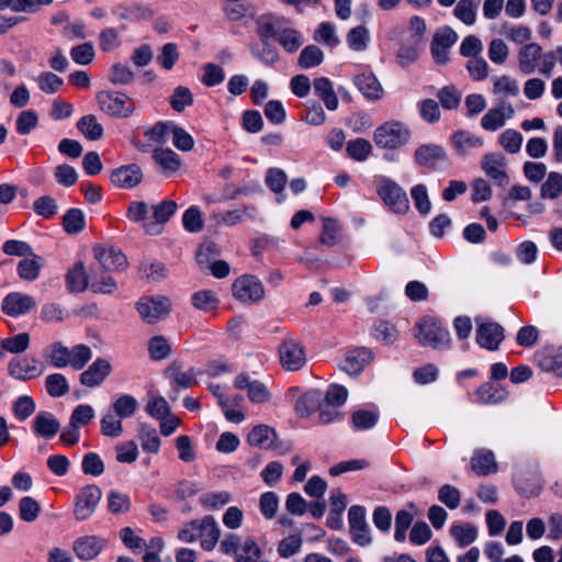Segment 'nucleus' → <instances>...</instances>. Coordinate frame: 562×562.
Here are the masks:
<instances>
[{"mask_svg": "<svg viewBox=\"0 0 562 562\" xmlns=\"http://www.w3.org/2000/svg\"><path fill=\"white\" fill-rule=\"evenodd\" d=\"M415 338L423 347L434 349L449 348L451 341L449 330L434 317H425L416 324Z\"/></svg>", "mask_w": 562, "mask_h": 562, "instance_id": "f257e3e1", "label": "nucleus"}, {"mask_svg": "<svg viewBox=\"0 0 562 562\" xmlns=\"http://www.w3.org/2000/svg\"><path fill=\"white\" fill-rule=\"evenodd\" d=\"M411 137L407 126L398 121H390L379 126L374 132L378 147L395 149L405 145Z\"/></svg>", "mask_w": 562, "mask_h": 562, "instance_id": "f03ea898", "label": "nucleus"}, {"mask_svg": "<svg viewBox=\"0 0 562 562\" xmlns=\"http://www.w3.org/2000/svg\"><path fill=\"white\" fill-rule=\"evenodd\" d=\"M97 99L101 110L111 116L128 117L135 111L134 101L122 92L101 91Z\"/></svg>", "mask_w": 562, "mask_h": 562, "instance_id": "7ed1b4c3", "label": "nucleus"}, {"mask_svg": "<svg viewBox=\"0 0 562 562\" xmlns=\"http://www.w3.org/2000/svg\"><path fill=\"white\" fill-rule=\"evenodd\" d=\"M102 497V491L94 484L79 490L75 497L74 517L77 521L89 519L95 512Z\"/></svg>", "mask_w": 562, "mask_h": 562, "instance_id": "20e7f679", "label": "nucleus"}, {"mask_svg": "<svg viewBox=\"0 0 562 562\" xmlns=\"http://www.w3.org/2000/svg\"><path fill=\"white\" fill-rule=\"evenodd\" d=\"M382 201L395 213L404 214L409 209L406 192L394 181L382 179L378 187Z\"/></svg>", "mask_w": 562, "mask_h": 562, "instance_id": "39448f33", "label": "nucleus"}, {"mask_svg": "<svg viewBox=\"0 0 562 562\" xmlns=\"http://www.w3.org/2000/svg\"><path fill=\"white\" fill-rule=\"evenodd\" d=\"M234 297L241 303L259 302L265 296L262 283L254 276L245 274L236 279L232 285Z\"/></svg>", "mask_w": 562, "mask_h": 562, "instance_id": "423d86ee", "label": "nucleus"}, {"mask_svg": "<svg viewBox=\"0 0 562 562\" xmlns=\"http://www.w3.org/2000/svg\"><path fill=\"white\" fill-rule=\"evenodd\" d=\"M481 168L495 186L506 187L509 183V177L506 171L507 159L503 154H485L481 159Z\"/></svg>", "mask_w": 562, "mask_h": 562, "instance_id": "0eeeda50", "label": "nucleus"}, {"mask_svg": "<svg viewBox=\"0 0 562 562\" xmlns=\"http://www.w3.org/2000/svg\"><path fill=\"white\" fill-rule=\"evenodd\" d=\"M280 363L286 371H297L306 363L303 346L295 339L288 338L279 346Z\"/></svg>", "mask_w": 562, "mask_h": 562, "instance_id": "6e6552de", "label": "nucleus"}, {"mask_svg": "<svg viewBox=\"0 0 562 562\" xmlns=\"http://www.w3.org/2000/svg\"><path fill=\"white\" fill-rule=\"evenodd\" d=\"M348 521L352 541L360 547L369 546L372 538L366 520V509L359 505L351 506L348 512Z\"/></svg>", "mask_w": 562, "mask_h": 562, "instance_id": "1a4fd4ad", "label": "nucleus"}, {"mask_svg": "<svg viewBox=\"0 0 562 562\" xmlns=\"http://www.w3.org/2000/svg\"><path fill=\"white\" fill-rule=\"evenodd\" d=\"M44 369L43 363L34 357H14L8 363L9 375L21 381L41 376Z\"/></svg>", "mask_w": 562, "mask_h": 562, "instance_id": "9d476101", "label": "nucleus"}, {"mask_svg": "<svg viewBox=\"0 0 562 562\" xmlns=\"http://www.w3.org/2000/svg\"><path fill=\"white\" fill-rule=\"evenodd\" d=\"M136 308L143 321L156 323L169 314L170 302L165 296L144 297L137 302Z\"/></svg>", "mask_w": 562, "mask_h": 562, "instance_id": "9b49d317", "label": "nucleus"}, {"mask_svg": "<svg viewBox=\"0 0 562 562\" xmlns=\"http://www.w3.org/2000/svg\"><path fill=\"white\" fill-rule=\"evenodd\" d=\"M458 35L450 27L438 30L430 45L431 55L437 64H446L449 59V48L457 42Z\"/></svg>", "mask_w": 562, "mask_h": 562, "instance_id": "f8f14e48", "label": "nucleus"}, {"mask_svg": "<svg viewBox=\"0 0 562 562\" xmlns=\"http://www.w3.org/2000/svg\"><path fill=\"white\" fill-rule=\"evenodd\" d=\"M504 328L494 322L480 323L476 328V342L487 350H497L504 340Z\"/></svg>", "mask_w": 562, "mask_h": 562, "instance_id": "ddd939ff", "label": "nucleus"}, {"mask_svg": "<svg viewBox=\"0 0 562 562\" xmlns=\"http://www.w3.org/2000/svg\"><path fill=\"white\" fill-rule=\"evenodd\" d=\"M93 251L94 257L99 262L97 267L99 270H105L109 272L121 271L127 266L126 257L120 249H115L113 247H95Z\"/></svg>", "mask_w": 562, "mask_h": 562, "instance_id": "4468645a", "label": "nucleus"}, {"mask_svg": "<svg viewBox=\"0 0 562 562\" xmlns=\"http://www.w3.org/2000/svg\"><path fill=\"white\" fill-rule=\"evenodd\" d=\"M143 171L136 164L121 166L111 171V182L122 189H133L142 182Z\"/></svg>", "mask_w": 562, "mask_h": 562, "instance_id": "2eb2a0df", "label": "nucleus"}, {"mask_svg": "<svg viewBox=\"0 0 562 562\" xmlns=\"http://www.w3.org/2000/svg\"><path fill=\"white\" fill-rule=\"evenodd\" d=\"M36 306L35 300L20 292L9 293L2 301V312L11 317L26 314Z\"/></svg>", "mask_w": 562, "mask_h": 562, "instance_id": "dca6fc26", "label": "nucleus"}, {"mask_svg": "<svg viewBox=\"0 0 562 562\" xmlns=\"http://www.w3.org/2000/svg\"><path fill=\"white\" fill-rule=\"evenodd\" d=\"M515 111L510 103L502 101L496 108L490 109L481 119V126L485 131L495 132L503 127Z\"/></svg>", "mask_w": 562, "mask_h": 562, "instance_id": "f3484780", "label": "nucleus"}, {"mask_svg": "<svg viewBox=\"0 0 562 562\" xmlns=\"http://www.w3.org/2000/svg\"><path fill=\"white\" fill-rule=\"evenodd\" d=\"M105 543L106 540L98 536H85L74 542V551L80 560L90 561L101 553Z\"/></svg>", "mask_w": 562, "mask_h": 562, "instance_id": "a211bd4d", "label": "nucleus"}, {"mask_svg": "<svg viewBox=\"0 0 562 562\" xmlns=\"http://www.w3.org/2000/svg\"><path fill=\"white\" fill-rule=\"evenodd\" d=\"M414 158L417 165L435 169L440 161L446 160L447 154L440 145L425 144L415 150Z\"/></svg>", "mask_w": 562, "mask_h": 562, "instance_id": "6ab92c4d", "label": "nucleus"}, {"mask_svg": "<svg viewBox=\"0 0 562 562\" xmlns=\"http://www.w3.org/2000/svg\"><path fill=\"white\" fill-rule=\"evenodd\" d=\"M111 370L112 368L108 360L98 358L80 374V383L88 387H95L106 379Z\"/></svg>", "mask_w": 562, "mask_h": 562, "instance_id": "aec40b11", "label": "nucleus"}, {"mask_svg": "<svg viewBox=\"0 0 562 562\" xmlns=\"http://www.w3.org/2000/svg\"><path fill=\"white\" fill-rule=\"evenodd\" d=\"M372 351L368 348H356L346 353L340 368L350 375L358 374L372 360Z\"/></svg>", "mask_w": 562, "mask_h": 562, "instance_id": "412c9836", "label": "nucleus"}, {"mask_svg": "<svg viewBox=\"0 0 562 562\" xmlns=\"http://www.w3.org/2000/svg\"><path fill=\"white\" fill-rule=\"evenodd\" d=\"M199 539L201 547L211 551L215 548L218 542L221 531L213 516H205L202 520H199Z\"/></svg>", "mask_w": 562, "mask_h": 562, "instance_id": "4be33fe9", "label": "nucleus"}, {"mask_svg": "<svg viewBox=\"0 0 562 562\" xmlns=\"http://www.w3.org/2000/svg\"><path fill=\"white\" fill-rule=\"evenodd\" d=\"M542 48L537 43L525 44L518 50V67L524 75L532 74L541 57Z\"/></svg>", "mask_w": 562, "mask_h": 562, "instance_id": "5701e85b", "label": "nucleus"}, {"mask_svg": "<svg viewBox=\"0 0 562 562\" xmlns=\"http://www.w3.org/2000/svg\"><path fill=\"white\" fill-rule=\"evenodd\" d=\"M257 215V207L255 205H243L238 209L226 211L214 215L217 224L234 226L246 220H252Z\"/></svg>", "mask_w": 562, "mask_h": 562, "instance_id": "b1692460", "label": "nucleus"}, {"mask_svg": "<svg viewBox=\"0 0 562 562\" xmlns=\"http://www.w3.org/2000/svg\"><path fill=\"white\" fill-rule=\"evenodd\" d=\"M451 144L460 155L465 156L483 147L484 140L481 136L468 131H458L451 136Z\"/></svg>", "mask_w": 562, "mask_h": 562, "instance_id": "393cba45", "label": "nucleus"}, {"mask_svg": "<svg viewBox=\"0 0 562 562\" xmlns=\"http://www.w3.org/2000/svg\"><path fill=\"white\" fill-rule=\"evenodd\" d=\"M471 469L480 476H485L497 471L495 456L491 450L479 449L471 459Z\"/></svg>", "mask_w": 562, "mask_h": 562, "instance_id": "a878e982", "label": "nucleus"}, {"mask_svg": "<svg viewBox=\"0 0 562 562\" xmlns=\"http://www.w3.org/2000/svg\"><path fill=\"white\" fill-rule=\"evenodd\" d=\"M60 429L59 422L48 412H40L33 420L34 434L43 438H53Z\"/></svg>", "mask_w": 562, "mask_h": 562, "instance_id": "bb28decb", "label": "nucleus"}, {"mask_svg": "<svg viewBox=\"0 0 562 562\" xmlns=\"http://www.w3.org/2000/svg\"><path fill=\"white\" fill-rule=\"evenodd\" d=\"M324 396L321 391L310 390L297 398L294 405L295 412L301 417H307L312 413L321 408Z\"/></svg>", "mask_w": 562, "mask_h": 562, "instance_id": "cd10ccee", "label": "nucleus"}, {"mask_svg": "<svg viewBox=\"0 0 562 562\" xmlns=\"http://www.w3.org/2000/svg\"><path fill=\"white\" fill-rule=\"evenodd\" d=\"M153 158L155 162L162 168L167 176L176 173L181 166V159L179 155L168 148L154 150Z\"/></svg>", "mask_w": 562, "mask_h": 562, "instance_id": "c85d7f7f", "label": "nucleus"}, {"mask_svg": "<svg viewBox=\"0 0 562 562\" xmlns=\"http://www.w3.org/2000/svg\"><path fill=\"white\" fill-rule=\"evenodd\" d=\"M90 280V288L97 293L111 294L117 288L115 280L109 271L99 270V268L92 269Z\"/></svg>", "mask_w": 562, "mask_h": 562, "instance_id": "c756f323", "label": "nucleus"}, {"mask_svg": "<svg viewBox=\"0 0 562 562\" xmlns=\"http://www.w3.org/2000/svg\"><path fill=\"white\" fill-rule=\"evenodd\" d=\"M89 279L82 262H76L66 274L67 288L71 292H83L89 285Z\"/></svg>", "mask_w": 562, "mask_h": 562, "instance_id": "7c9ffc66", "label": "nucleus"}, {"mask_svg": "<svg viewBox=\"0 0 562 562\" xmlns=\"http://www.w3.org/2000/svg\"><path fill=\"white\" fill-rule=\"evenodd\" d=\"M355 85L368 99L378 100L381 98L382 87L373 74H361L355 77Z\"/></svg>", "mask_w": 562, "mask_h": 562, "instance_id": "2f4dec72", "label": "nucleus"}, {"mask_svg": "<svg viewBox=\"0 0 562 562\" xmlns=\"http://www.w3.org/2000/svg\"><path fill=\"white\" fill-rule=\"evenodd\" d=\"M506 395L505 390L492 382L481 384L475 391L476 401L484 405L501 403L505 400Z\"/></svg>", "mask_w": 562, "mask_h": 562, "instance_id": "473e14b6", "label": "nucleus"}, {"mask_svg": "<svg viewBox=\"0 0 562 562\" xmlns=\"http://www.w3.org/2000/svg\"><path fill=\"white\" fill-rule=\"evenodd\" d=\"M408 509H400L395 515V532L394 539L397 542H404L406 539V531L412 526L414 520V514L416 510V506L414 503H409L407 505Z\"/></svg>", "mask_w": 562, "mask_h": 562, "instance_id": "72a5a7b5", "label": "nucleus"}, {"mask_svg": "<svg viewBox=\"0 0 562 562\" xmlns=\"http://www.w3.org/2000/svg\"><path fill=\"white\" fill-rule=\"evenodd\" d=\"M314 91L323 100L329 111H335L338 108V98L328 78L321 77L315 79Z\"/></svg>", "mask_w": 562, "mask_h": 562, "instance_id": "f704fd0d", "label": "nucleus"}, {"mask_svg": "<svg viewBox=\"0 0 562 562\" xmlns=\"http://www.w3.org/2000/svg\"><path fill=\"white\" fill-rule=\"evenodd\" d=\"M276 439V432L272 428L266 425H258L248 434L247 441L250 446L261 449H269L272 447Z\"/></svg>", "mask_w": 562, "mask_h": 562, "instance_id": "c9c22d12", "label": "nucleus"}, {"mask_svg": "<svg viewBox=\"0 0 562 562\" xmlns=\"http://www.w3.org/2000/svg\"><path fill=\"white\" fill-rule=\"evenodd\" d=\"M43 265V258L33 255L31 258H25L19 262L18 274L24 281H34L38 278Z\"/></svg>", "mask_w": 562, "mask_h": 562, "instance_id": "e433bc0d", "label": "nucleus"}, {"mask_svg": "<svg viewBox=\"0 0 562 562\" xmlns=\"http://www.w3.org/2000/svg\"><path fill=\"white\" fill-rule=\"evenodd\" d=\"M69 349L60 341H56L47 347L44 357L54 368H65L69 366Z\"/></svg>", "mask_w": 562, "mask_h": 562, "instance_id": "4c0bfd02", "label": "nucleus"}, {"mask_svg": "<svg viewBox=\"0 0 562 562\" xmlns=\"http://www.w3.org/2000/svg\"><path fill=\"white\" fill-rule=\"evenodd\" d=\"M232 495L227 491L207 492L200 496L199 503L206 510H218L227 505Z\"/></svg>", "mask_w": 562, "mask_h": 562, "instance_id": "58836bf2", "label": "nucleus"}, {"mask_svg": "<svg viewBox=\"0 0 562 562\" xmlns=\"http://www.w3.org/2000/svg\"><path fill=\"white\" fill-rule=\"evenodd\" d=\"M108 510L113 515H125L131 510V498L127 494L110 491L106 497Z\"/></svg>", "mask_w": 562, "mask_h": 562, "instance_id": "ea45409f", "label": "nucleus"}, {"mask_svg": "<svg viewBox=\"0 0 562 562\" xmlns=\"http://www.w3.org/2000/svg\"><path fill=\"white\" fill-rule=\"evenodd\" d=\"M370 41L369 30L363 25L352 27L347 34V43L350 49L363 52L368 48Z\"/></svg>", "mask_w": 562, "mask_h": 562, "instance_id": "a19ab883", "label": "nucleus"}, {"mask_svg": "<svg viewBox=\"0 0 562 562\" xmlns=\"http://www.w3.org/2000/svg\"><path fill=\"white\" fill-rule=\"evenodd\" d=\"M493 93L503 97H517L519 94V86L515 79L507 75L494 77Z\"/></svg>", "mask_w": 562, "mask_h": 562, "instance_id": "79ce46f5", "label": "nucleus"}, {"mask_svg": "<svg viewBox=\"0 0 562 562\" xmlns=\"http://www.w3.org/2000/svg\"><path fill=\"white\" fill-rule=\"evenodd\" d=\"M77 128L90 140L100 139L103 135V127L97 122L92 114L82 116L77 122Z\"/></svg>", "mask_w": 562, "mask_h": 562, "instance_id": "37998d69", "label": "nucleus"}, {"mask_svg": "<svg viewBox=\"0 0 562 562\" xmlns=\"http://www.w3.org/2000/svg\"><path fill=\"white\" fill-rule=\"evenodd\" d=\"M324 54L316 45H307L299 56L297 65L302 69L316 67L323 63Z\"/></svg>", "mask_w": 562, "mask_h": 562, "instance_id": "c03bdc74", "label": "nucleus"}, {"mask_svg": "<svg viewBox=\"0 0 562 562\" xmlns=\"http://www.w3.org/2000/svg\"><path fill=\"white\" fill-rule=\"evenodd\" d=\"M340 231L341 226L336 220L325 217L323 220V231L319 236V243L328 247L336 245L339 240Z\"/></svg>", "mask_w": 562, "mask_h": 562, "instance_id": "a18cd8bd", "label": "nucleus"}, {"mask_svg": "<svg viewBox=\"0 0 562 562\" xmlns=\"http://www.w3.org/2000/svg\"><path fill=\"white\" fill-rule=\"evenodd\" d=\"M278 42L288 53L296 52L303 45V36L295 29H284L278 33Z\"/></svg>", "mask_w": 562, "mask_h": 562, "instance_id": "49530a36", "label": "nucleus"}, {"mask_svg": "<svg viewBox=\"0 0 562 562\" xmlns=\"http://www.w3.org/2000/svg\"><path fill=\"white\" fill-rule=\"evenodd\" d=\"M562 193V175L550 172L547 180L542 183L540 195L542 199H558Z\"/></svg>", "mask_w": 562, "mask_h": 562, "instance_id": "de8ad7c7", "label": "nucleus"}, {"mask_svg": "<svg viewBox=\"0 0 562 562\" xmlns=\"http://www.w3.org/2000/svg\"><path fill=\"white\" fill-rule=\"evenodd\" d=\"M191 302L195 308L203 312H211L218 306V299L211 290H202L193 293Z\"/></svg>", "mask_w": 562, "mask_h": 562, "instance_id": "09e8293b", "label": "nucleus"}, {"mask_svg": "<svg viewBox=\"0 0 562 562\" xmlns=\"http://www.w3.org/2000/svg\"><path fill=\"white\" fill-rule=\"evenodd\" d=\"M45 387L52 397H60L69 392V385L64 374L53 373L46 376Z\"/></svg>", "mask_w": 562, "mask_h": 562, "instance_id": "8fccbe9b", "label": "nucleus"}, {"mask_svg": "<svg viewBox=\"0 0 562 562\" xmlns=\"http://www.w3.org/2000/svg\"><path fill=\"white\" fill-rule=\"evenodd\" d=\"M64 229L68 234H77L85 228L86 220L83 212L79 209H70L63 218Z\"/></svg>", "mask_w": 562, "mask_h": 562, "instance_id": "3c124183", "label": "nucleus"}, {"mask_svg": "<svg viewBox=\"0 0 562 562\" xmlns=\"http://www.w3.org/2000/svg\"><path fill=\"white\" fill-rule=\"evenodd\" d=\"M524 137L516 131L508 128L498 138L499 145L509 154H517L521 149Z\"/></svg>", "mask_w": 562, "mask_h": 562, "instance_id": "603ef678", "label": "nucleus"}, {"mask_svg": "<svg viewBox=\"0 0 562 562\" xmlns=\"http://www.w3.org/2000/svg\"><path fill=\"white\" fill-rule=\"evenodd\" d=\"M1 349L11 353L24 352L30 346V335L20 333L13 337L4 338L0 341Z\"/></svg>", "mask_w": 562, "mask_h": 562, "instance_id": "864d4df0", "label": "nucleus"}, {"mask_svg": "<svg viewBox=\"0 0 562 562\" xmlns=\"http://www.w3.org/2000/svg\"><path fill=\"white\" fill-rule=\"evenodd\" d=\"M450 535L456 539L460 547L471 544L476 539V528L473 525H453L450 528Z\"/></svg>", "mask_w": 562, "mask_h": 562, "instance_id": "5fc2aeb1", "label": "nucleus"}, {"mask_svg": "<svg viewBox=\"0 0 562 562\" xmlns=\"http://www.w3.org/2000/svg\"><path fill=\"white\" fill-rule=\"evenodd\" d=\"M139 440L144 451L157 453L160 448V439L155 428L143 425L139 431Z\"/></svg>", "mask_w": 562, "mask_h": 562, "instance_id": "6e6d98bb", "label": "nucleus"}, {"mask_svg": "<svg viewBox=\"0 0 562 562\" xmlns=\"http://www.w3.org/2000/svg\"><path fill=\"white\" fill-rule=\"evenodd\" d=\"M112 406L119 418H128L136 412L137 401L134 396L124 394L116 398Z\"/></svg>", "mask_w": 562, "mask_h": 562, "instance_id": "4d7b16f0", "label": "nucleus"}, {"mask_svg": "<svg viewBox=\"0 0 562 562\" xmlns=\"http://www.w3.org/2000/svg\"><path fill=\"white\" fill-rule=\"evenodd\" d=\"M19 513L23 521L32 522L37 519L41 513V506L33 497L24 496L19 502Z\"/></svg>", "mask_w": 562, "mask_h": 562, "instance_id": "13d9d810", "label": "nucleus"}, {"mask_svg": "<svg viewBox=\"0 0 562 562\" xmlns=\"http://www.w3.org/2000/svg\"><path fill=\"white\" fill-rule=\"evenodd\" d=\"M346 150L352 159L363 161L369 157L372 145L364 138H357L347 144Z\"/></svg>", "mask_w": 562, "mask_h": 562, "instance_id": "bf43d9fd", "label": "nucleus"}, {"mask_svg": "<svg viewBox=\"0 0 562 562\" xmlns=\"http://www.w3.org/2000/svg\"><path fill=\"white\" fill-rule=\"evenodd\" d=\"M193 103V95L189 88L178 86L170 97V105L177 112H182Z\"/></svg>", "mask_w": 562, "mask_h": 562, "instance_id": "052dcab7", "label": "nucleus"}, {"mask_svg": "<svg viewBox=\"0 0 562 562\" xmlns=\"http://www.w3.org/2000/svg\"><path fill=\"white\" fill-rule=\"evenodd\" d=\"M120 539L126 548L134 552H142L147 549L146 540L135 535L131 527H124L120 530Z\"/></svg>", "mask_w": 562, "mask_h": 562, "instance_id": "680f3d73", "label": "nucleus"}, {"mask_svg": "<svg viewBox=\"0 0 562 562\" xmlns=\"http://www.w3.org/2000/svg\"><path fill=\"white\" fill-rule=\"evenodd\" d=\"M261 550L252 538H248L241 543L237 554L236 562H259Z\"/></svg>", "mask_w": 562, "mask_h": 562, "instance_id": "e2e57ef3", "label": "nucleus"}, {"mask_svg": "<svg viewBox=\"0 0 562 562\" xmlns=\"http://www.w3.org/2000/svg\"><path fill=\"white\" fill-rule=\"evenodd\" d=\"M104 462L95 452H88L83 456L81 469L85 474L100 476L104 472Z\"/></svg>", "mask_w": 562, "mask_h": 562, "instance_id": "0e129e2a", "label": "nucleus"}, {"mask_svg": "<svg viewBox=\"0 0 562 562\" xmlns=\"http://www.w3.org/2000/svg\"><path fill=\"white\" fill-rule=\"evenodd\" d=\"M437 97L446 110L457 109L461 102V93L454 86H446L441 88Z\"/></svg>", "mask_w": 562, "mask_h": 562, "instance_id": "69168bd1", "label": "nucleus"}, {"mask_svg": "<svg viewBox=\"0 0 562 562\" xmlns=\"http://www.w3.org/2000/svg\"><path fill=\"white\" fill-rule=\"evenodd\" d=\"M69 366L75 370H81L91 359V349L86 345H77L69 349Z\"/></svg>", "mask_w": 562, "mask_h": 562, "instance_id": "338daca9", "label": "nucleus"}, {"mask_svg": "<svg viewBox=\"0 0 562 562\" xmlns=\"http://www.w3.org/2000/svg\"><path fill=\"white\" fill-rule=\"evenodd\" d=\"M38 88L45 93H56L60 90L64 80L50 71H44L36 78Z\"/></svg>", "mask_w": 562, "mask_h": 562, "instance_id": "774afa93", "label": "nucleus"}]
</instances>
